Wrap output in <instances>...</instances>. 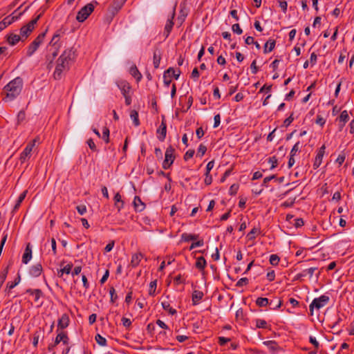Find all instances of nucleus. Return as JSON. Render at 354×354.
Instances as JSON below:
<instances>
[{"mask_svg": "<svg viewBox=\"0 0 354 354\" xmlns=\"http://www.w3.org/2000/svg\"><path fill=\"white\" fill-rule=\"evenodd\" d=\"M75 50L73 48L66 49L57 59V64L53 74L55 79L59 80L62 72L68 70L70 64L75 59Z\"/></svg>", "mask_w": 354, "mask_h": 354, "instance_id": "obj_1", "label": "nucleus"}, {"mask_svg": "<svg viewBox=\"0 0 354 354\" xmlns=\"http://www.w3.org/2000/svg\"><path fill=\"white\" fill-rule=\"evenodd\" d=\"M23 85V80L21 77H17L10 82L3 88V91L6 92L5 100L11 101L14 100L21 93Z\"/></svg>", "mask_w": 354, "mask_h": 354, "instance_id": "obj_2", "label": "nucleus"}, {"mask_svg": "<svg viewBox=\"0 0 354 354\" xmlns=\"http://www.w3.org/2000/svg\"><path fill=\"white\" fill-rule=\"evenodd\" d=\"M329 297L326 295H322L319 297L315 298L309 306L310 315H313L314 308L317 310L326 306L329 302Z\"/></svg>", "mask_w": 354, "mask_h": 354, "instance_id": "obj_3", "label": "nucleus"}, {"mask_svg": "<svg viewBox=\"0 0 354 354\" xmlns=\"http://www.w3.org/2000/svg\"><path fill=\"white\" fill-rule=\"evenodd\" d=\"M174 148L171 145L167 148L165 153V160L162 162V168L164 169H169L173 164L176 158L174 155Z\"/></svg>", "mask_w": 354, "mask_h": 354, "instance_id": "obj_4", "label": "nucleus"}, {"mask_svg": "<svg viewBox=\"0 0 354 354\" xmlns=\"http://www.w3.org/2000/svg\"><path fill=\"white\" fill-rule=\"evenodd\" d=\"M94 10V6L92 3H88L84 7H82L80 11L77 12L76 19L79 22L84 21L93 12Z\"/></svg>", "mask_w": 354, "mask_h": 354, "instance_id": "obj_5", "label": "nucleus"}, {"mask_svg": "<svg viewBox=\"0 0 354 354\" xmlns=\"http://www.w3.org/2000/svg\"><path fill=\"white\" fill-rule=\"evenodd\" d=\"M46 33H40L34 41L30 44L27 49L26 55L28 57L32 56L34 53L38 49L39 45L43 42Z\"/></svg>", "mask_w": 354, "mask_h": 354, "instance_id": "obj_6", "label": "nucleus"}, {"mask_svg": "<svg viewBox=\"0 0 354 354\" xmlns=\"http://www.w3.org/2000/svg\"><path fill=\"white\" fill-rule=\"evenodd\" d=\"M174 73V77L176 80H178L180 75V71L178 69L177 71L174 70V68L169 67L167 70L164 72L163 74V82L165 86H169L171 82V80L170 79V73Z\"/></svg>", "mask_w": 354, "mask_h": 354, "instance_id": "obj_7", "label": "nucleus"}, {"mask_svg": "<svg viewBox=\"0 0 354 354\" xmlns=\"http://www.w3.org/2000/svg\"><path fill=\"white\" fill-rule=\"evenodd\" d=\"M60 35L61 30H58L53 35L51 41H50L49 44L52 46V48L53 50L52 53L53 58H55L57 55L59 48H60V44L58 43Z\"/></svg>", "mask_w": 354, "mask_h": 354, "instance_id": "obj_8", "label": "nucleus"}, {"mask_svg": "<svg viewBox=\"0 0 354 354\" xmlns=\"http://www.w3.org/2000/svg\"><path fill=\"white\" fill-rule=\"evenodd\" d=\"M33 147L34 142H29L26 145L24 151L20 154L19 160L21 163H24L26 160L30 158Z\"/></svg>", "mask_w": 354, "mask_h": 354, "instance_id": "obj_9", "label": "nucleus"}, {"mask_svg": "<svg viewBox=\"0 0 354 354\" xmlns=\"http://www.w3.org/2000/svg\"><path fill=\"white\" fill-rule=\"evenodd\" d=\"M325 149H326L325 145H322L319 148V149L317 153V156L315 157V162L313 163L314 169H317L321 165V164L322 162V159H323V157H324V155L325 153Z\"/></svg>", "mask_w": 354, "mask_h": 354, "instance_id": "obj_10", "label": "nucleus"}, {"mask_svg": "<svg viewBox=\"0 0 354 354\" xmlns=\"http://www.w3.org/2000/svg\"><path fill=\"white\" fill-rule=\"evenodd\" d=\"M157 133L159 134L158 138L160 141H163L165 139L167 134V124L164 117L162 118L161 124L157 130Z\"/></svg>", "mask_w": 354, "mask_h": 354, "instance_id": "obj_11", "label": "nucleus"}, {"mask_svg": "<svg viewBox=\"0 0 354 354\" xmlns=\"http://www.w3.org/2000/svg\"><path fill=\"white\" fill-rule=\"evenodd\" d=\"M69 324V317L67 314L64 313L62 315V317L59 319L57 323V331L59 329H64L68 327Z\"/></svg>", "mask_w": 354, "mask_h": 354, "instance_id": "obj_12", "label": "nucleus"}, {"mask_svg": "<svg viewBox=\"0 0 354 354\" xmlns=\"http://www.w3.org/2000/svg\"><path fill=\"white\" fill-rule=\"evenodd\" d=\"M43 271L42 266L41 263H37L32 266L29 270V274L32 277H37L41 275Z\"/></svg>", "mask_w": 354, "mask_h": 354, "instance_id": "obj_13", "label": "nucleus"}, {"mask_svg": "<svg viewBox=\"0 0 354 354\" xmlns=\"http://www.w3.org/2000/svg\"><path fill=\"white\" fill-rule=\"evenodd\" d=\"M174 16H175V10L173 11V12L171 14V19H169L167 20V24L165 25V30H164V34L165 35V37H167L169 36V35L170 34V32L172 30V28L174 26L173 19L174 18Z\"/></svg>", "mask_w": 354, "mask_h": 354, "instance_id": "obj_14", "label": "nucleus"}, {"mask_svg": "<svg viewBox=\"0 0 354 354\" xmlns=\"http://www.w3.org/2000/svg\"><path fill=\"white\" fill-rule=\"evenodd\" d=\"M68 337L64 332H59L55 340V345L59 344L61 342H63L64 344H68Z\"/></svg>", "mask_w": 354, "mask_h": 354, "instance_id": "obj_15", "label": "nucleus"}, {"mask_svg": "<svg viewBox=\"0 0 354 354\" xmlns=\"http://www.w3.org/2000/svg\"><path fill=\"white\" fill-rule=\"evenodd\" d=\"M31 258H32V250H31L30 243H28L26 245V248L25 249L24 253L23 254L22 262L24 264H27L30 261Z\"/></svg>", "mask_w": 354, "mask_h": 354, "instance_id": "obj_16", "label": "nucleus"}, {"mask_svg": "<svg viewBox=\"0 0 354 354\" xmlns=\"http://www.w3.org/2000/svg\"><path fill=\"white\" fill-rule=\"evenodd\" d=\"M127 0H114L111 5V12L117 13L123 6Z\"/></svg>", "mask_w": 354, "mask_h": 354, "instance_id": "obj_17", "label": "nucleus"}, {"mask_svg": "<svg viewBox=\"0 0 354 354\" xmlns=\"http://www.w3.org/2000/svg\"><path fill=\"white\" fill-rule=\"evenodd\" d=\"M133 205L136 212H142L145 208V203L141 201L140 198L136 196L133 200Z\"/></svg>", "mask_w": 354, "mask_h": 354, "instance_id": "obj_18", "label": "nucleus"}, {"mask_svg": "<svg viewBox=\"0 0 354 354\" xmlns=\"http://www.w3.org/2000/svg\"><path fill=\"white\" fill-rule=\"evenodd\" d=\"M203 292L200 290H194L192 293V301L194 306L197 305L203 297Z\"/></svg>", "mask_w": 354, "mask_h": 354, "instance_id": "obj_19", "label": "nucleus"}, {"mask_svg": "<svg viewBox=\"0 0 354 354\" xmlns=\"http://www.w3.org/2000/svg\"><path fill=\"white\" fill-rule=\"evenodd\" d=\"M161 60V53L156 48L153 52V64L155 68H159Z\"/></svg>", "mask_w": 354, "mask_h": 354, "instance_id": "obj_20", "label": "nucleus"}, {"mask_svg": "<svg viewBox=\"0 0 354 354\" xmlns=\"http://www.w3.org/2000/svg\"><path fill=\"white\" fill-rule=\"evenodd\" d=\"M21 38L20 35L11 33L7 36V41L10 45L14 46L21 40Z\"/></svg>", "mask_w": 354, "mask_h": 354, "instance_id": "obj_21", "label": "nucleus"}, {"mask_svg": "<svg viewBox=\"0 0 354 354\" xmlns=\"http://www.w3.org/2000/svg\"><path fill=\"white\" fill-rule=\"evenodd\" d=\"M275 40L272 39H268L264 45L263 53L265 54L271 52L275 47Z\"/></svg>", "mask_w": 354, "mask_h": 354, "instance_id": "obj_22", "label": "nucleus"}, {"mask_svg": "<svg viewBox=\"0 0 354 354\" xmlns=\"http://www.w3.org/2000/svg\"><path fill=\"white\" fill-rule=\"evenodd\" d=\"M118 86L119 88L121 90V92L124 96L128 95L131 89V86L128 82H121L118 84Z\"/></svg>", "mask_w": 354, "mask_h": 354, "instance_id": "obj_23", "label": "nucleus"}, {"mask_svg": "<svg viewBox=\"0 0 354 354\" xmlns=\"http://www.w3.org/2000/svg\"><path fill=\"white\" fill-rule=\"evenodd\" d=\"M263 344L266 345L272 352H275L280 349V347L278 346L277 343L275 341H265L263 342Z\"/></svg>", "mask_w": 354, "mask_h": 354, "instance_id": "obj_24", "label": "nucleus"}, {"mask_svg": "<svg viewBox=\"0 0 354 354\" xmlns=\"http://www.w3.org/2000/svg\"><path fill=\"white\" fill-rule=\"evenodd\" d=\"M113 200L118 210L120 211L124 206V201L122 200L121 195L119 193H116L114 196Z\"/></svg>", "mask_w": 354, "mask_h": 354, "instance_id": "obj_25", "label": "nucleus"}, {"mask_svg": "<svg viewBox=\"0 0 354 354\" xmlns=\"http://www.w3.org/2000/svg\"><path fill=\"white\" fill-rule=\"evenodd\" d=\"M142 257L143 255L141 253H136L133 254L131 261V266L136 267L137 266H138Z\"/></svg>", "mask_w": 354, "mask_h": 354, "instance_id": "obj_26", "label": "nucleus"}, {"mask_svg": "<svg viewBox=\"0 0 354 354\" xmlns=\"http://www.w3.org/2000/svg\"><path fill=\"white\" fill-rule=\"evenodd\" d=\"M129 72L130 74L136 79L137 82H140L141 80L142 77V74L136 66H131Z\"/></svg>", "mask_w": 354, "mask_h": 354, "instance_id": "obj_27", "label": "nucleus"}, {"mask_svg": "<svg viewBox=\"0 0 354 354\" xmlns=\"http://www.w3.org/2000/svg\"><path fill=\"white\" fill-rule=\"evenodd\" d=\"M206 265H207L206 260L203 257H199L198 258H197V260H196V262L195 264L196 268H197L198 269H199L201 270H203L206 267Z\"/></svg>", "mask_w": 354, "mask_h": 354, "instance_id": "obj_28", "label": "nucleus"}, {"mask_svg": "<svg viewBox=\"0 0 354 354\" xmlns=\"http://www.w3.org/2000/svg\"><path fill=\"white\" fill-rule=\"evenodd\" d=\"M32 30L26 24L21 28L20 36L21 37L27 38L32 32Z\"/></svg>", "mask_w": 354, "mask_h": 354, "instance_id": "obj_29", "label": "nucleus"}, {"mask_svg": "<svg viewBox=\"0 0 354 354\" xmlns=\"http://www.w3.org/2000/svg\"><path fill=\"white\" fill-rule=\"evenodd\" d=\"M198 238V234H191L187 233H183L181 235V240L185 242H189L190 241H195Z\"/></svg>", "mask_w": 354, "mask_h": 354, "instance_id": "obj_30", "label": "nucleus"}, {"mask_svg": "<svg viewBox=\"0 0 354 354\" xmlns=\"http://www.w3.org/2000/svg\"><path fill=\"white\" fill-rule=\"evenodd\" d=\"M130 117L133 122V124L136 127H138L140 125V120L138 118V113L136 110H132L130 113Z\"/></svg>", "mask_w": 354, "mask_h": 354, "instance_id": "obj_31", "label": "nucleus"}, {"mask_svg": "<svg viewBox=\"0 0 354 354\" xmlns=\"http://www.w3.org/2000/svg\"><path fill=\"white\" fill-rule=\"evenodd\" d=\"M256 304L259 307H265L269 304L268 299L266 297H258L256 300Z\"/></svg>", "mask_w": 354, "mask_h": 354, "instance_id": "obj_32", "label": "nucleus"}, {"mask_svg": "<svg viewBox=\"0 0 354 354\" xmlns=\"http://www.w3.org/2000/svg\"><path fill=\"white\" fill-rule=\"evenodd\" d=\"M309 342L314 346L315 347V351H312L310 353V354H315L317 353V350L319 349V343L318 342V341L316 339L315 337H312L310 336V338H309Z\"/></svg>", "mask_w": 354, "mask_h": 354, "instance_id": "obj_33", "label": "nucleus"}, {"mask_svg": "<svg viewBox=\"0 0 354 354\" xmlns=\"http://www.w3.org/2000/svg\"><path fill=\"white\" fill-rule=\"evenodd\" d=\"M162 306L165 310L168 311L169 313V314H171L172 315L176 314V313H177L176 310L175 309L172 308L170 306V304L167 301L162 302Z\"/></svg>", "mask_w": 354, "mask_h": 354, "instance_id": "obj_34", "label": "nucleus"}, {"mask_svg": "<svg viewBox=\"0 0 354 354\" xmlns=\"http://www.w3.org/2000/svg\"><path fill=\"white\" fill-rule=\"evenodd\" d=\"M339 121L343 122L342 126L340 127L341 129L344 126L345 123L348 120L349 116L347 111H343L339 115Z\"/></svg>", "mask_w": 354, "mask_h": 354, "instance_id": "obj_35", "label": "nucleus"}, {"mask_svg": "<svg viewBox=\"0 0 354 354\" xmlns=\"http://www.w3.org/2000/svg\"><path fill=\"white\" fill-rule=\"evenodd\" d=\"M72 267L73 264H67L62 269L60 270V271L58 272V275L61 277L64 273H66L67 274H70L71 272Z\"/></svg>", "mask_w": 354, "mask_h": 354, "instance_id": "obj_36", "label": "nucleus"}, {"mask_svg": "<svg viewBox=\"0 0 354 354\" xmlns=\"http://www.w3.org/2000/svg\"><path fill=\"white\" fill-rule=\"evenodd\" d=\"M20 281L21 277L20 274H18L17 277H16L13 282H8L7 283L6 288H8L9 290L14 288L19 283Z\"/></svg>", "mask_w": 354, "mask_h": 354, "instance_id": "obj_37", "label": "nucleus"}, {"mask_svg": "<svg viewBox=\"0 0 354 354\" xmlns=\"http://www.w3.org/2000/svg\"><path fill=\"white\" fill-rule=\"evenodd\" d=\"M26 195V191L24 192L22 194H20V196H19V198L17 201V203L13 208V211H16L17 209H18L21 203L24 200Z\"/></svg>", "mask_w": 354, "mask_h": 354, "instance_id": "obj_38", "label": "nucleus"}, {"mask_svg": "<svg viewBox=\"0 0 354 354\" xmlns=\"http://www.w3.org/2000/svg\"><path fill=\"white\" fill-rule=\"evenodd\" d=\"M44 13L42 11L40 14H39L35 19H32L27 25L33 30L35 28V25L37 23L38 20L41 18Z\"/></svg>", "mask_w": 354, "mask_h": 354, "instance_id": "obj_39", "label": "nucleus"}, {"mask_svg": "<svg viewBox=\"0 0 354 354\" xmlns=\"http://www.w3.org/2000/svg\"><path fill=\"white\" fill-rule=\"evenodd\" d=\"M279 261H280V258L279 257L278 255H277V254L270 255L269 261L272 266H277L279 264Z\"/></svg>", "mask_w": 354, "mask_h": 354, "instance_id": "obj_40", "label": "nucleus"}, {"mask_svg": "<svg viewBox=\"0 0 354 354\" xmlns=\"http://www.w3.org/2000/svg\"><path fill=\"white\" fill-rule=\"evenodd\" d=\"M95 340L97 343L100 346H104L106 345V339L100 334L96 335Z\"/></svg>", "mask_w": 354, "mask_h": 354, "instance_id": "obj_41", "label": "nucleus"}, {"mask_svg": "<svg viewBox=\"0 0 354 354\" xmlns=\"http://www.w3.org/2000/svg\"><path fill=\"white\" fill-rule=\"evenodd\" d=\"M157 286V281L154 280L150 282L149 284V294L150 295H153L156 289Z\"/></svg>", "mask_w": 354, "mask_h": 354, "instance_id": "obj_42", "label": "nucleus"}, {"mask_svg": "<svg viewBox=\"0 0 354 354\" xmlns=\"http://www.w3.org/2000/svg\"><path fill=\"white\" fill-rule=\"evenodd\" d=\"M268 162L271 164L270 169H274L278 164V160L276 156H272L268 158Z\"/></svg>", "mask_w": 354, "mask_h": 354, "instance_id": "obj_43", "label": "nucleus"}, {"mask_svg": "<svg viewBox=\"0 0 354 354\" xmlns=\"http://www.w3.org/2000/svg\"><path fill=\"white\" fill-rule=\"evenodd\" d=\"M300 150V142H297L295 144L290 151V156H295L296 153Z\"/></svg>", "mask_w": 354, "mask_h": 354, "instance_id": "obj_44", "label": "nucleus"}, {"mask_svg": "<svg viewBox=\"0 0 354 354\" xmlns=\"http://www.w3.org/2000/svg\"><path fill=\"white\" fill-rule=\"evenodd\" d=\"M256 327L259 328H266L267 327V322L263 319H257Z\"/></svg>", "mask_w": 354, "mask_h": 354, "instance_id": "obj_45", "label": "nucleus"}, {"mask_svg": "<svg viewBox=\"0 0 354 354\" xmlns=\"http://www.w3.org/2000/svg\"><path fill=\"white\" fill-rule=\"evenodd\" d=\"M232 30L234 33L237 35H241L243 32V30L241 28L239 24H233L232 26Z\"/></svg>", "mask_w": 354, "mask_h": 354, "instance_id": "obj_46", "label": "nucleus"}, {"mask_svg": "<svg viewBox=\"0 0 354 354\" xmlns=\"http://www.w3.org/2000/svg\"><path fill=\"white\" fill-rule=\"evenodd\" d=\"M102 138L106 143L109 142V130L106 127H104L103 129Z\"/></svg>", "mask_w": 354, "mask_h": 354, "instance_id": "obj_47", "label": "nucleus"}, {"mask_svg": "<svg viewBox=\"0 0 354 354\" xmlns=\"http://www.w3.org/2000/svg\"><path fill=\"white\" fill-rule=\"evenodd\" d=\"M248 281H249V280L248 278H246V277L241 278L236 282V286L242 287L243 286L247 285L248 283Z\"/></svg>", "mask_w": 354, "mask_h": 354, "instance_id": "obj_48", "label": "nucleus"}, {"mask_svg": "<svg viewBox=\"0 0 354 354\" xmlns=\"http://www.w3.org/2000/svg\"><path fill=\"white\" fill-rule=\"evenodd\" d=\"M204 245V241L203 239L201 240H198L196 242H194L191 244L190 247H189V250H193L194 248H196V247H201V246H203Z\"/></svg>", "mask_w": 354, "mask_h": 354, "instance_id": "obj_49", "label": "nucleus"}, {"mask_svg": "<svg viewBox=\"0 0 354 354\" xmlns=\"http://www.w3.org/2000/svg\"><path fill=\"white\" fill-rule=\"evenodd\" d=\"M276 178H277L276 175H272V176L266 177L263 180L262 186L267 187L268 183L269 182H270V180H272L273 179H276Z\"/></svg>", "mask_w": 354, "mask_h": 354, "instance_id": "obj_50", "label": "nucleus"}, {"mask_svg": "<svg viewBox=\"0 0 354 354\" xmlns=\"http://www.w3.org/2000/svg\"><path fill=\"white\" fill-rule=\"evenodd\" d=\"M259 232V230L257 228L254 227L253 229H252L251 231L247 235L248 239H254L255 238V234Z\"/></svg>", "mask_w": 354, "mask_h": 354, "instance_id": "obj_51", "label": "nucleus"}, {"mask_svg": "<svg viewBox=\"0 0 354 354\" xmlns=\"http://www.w3.org/2000/svg\"><path fill=\"white\" fill-rule=\"evenodd\" d=\"M239 187L238 184L232 185L231 187H230V190H229L230 194L235 195L239 190Z\"/></svg>", "mask_w": 354, "mask_h": 354, "instance_id": "obj_52", "label": "nucleus"}, {"mask_svg": "<svg viewBox=\"0 0 354 354\" xmlns=\"http://www.w3.org/2000/svg\"><path fill=\"white\" fill-rule=\"evenodd\" d=\"M109 294L111 295V301L112 303H114L115 300L117 299L118 297L115 295V290L113 287H111L109 290Z\"/></svg>", "mask_w": 354, "mask_h": 354, "instance_id": "obj_53", "label": "nucleus"}, {"mask_svg": "<svg viewBox=\"0 0 354 354\" xmlns=\"http://www.w3.org/2000/svg\"><path fill=\"white\" fill-rule=\"evenodd\" d=\"M207 147L205 145L201 144L198 149V154L202 157L206 152Z\"/></svg>", "mask_w": 354, "mask_h": 354, "instance_id": "obj_54", "label": "nucleus"}, {"mask_svg": "<svg viewBox=\"0 0 354 354\" xmlns=\"http://www.w3.org/2000/svg\"><path fill=\"white\" fill-rule=\"evenodd\" d=\"M195 151L194 149H189L185 154L184 155V160L185 161L188 160L189 159L192 158L194 154Z\"/></svg>", "mask_w": 354, "mask_h": 354, "instance_id": "obj_55", "label": "nucleus"}, {"mask_svg": "<svg viewBox=\"0 0 354 354\" xmlns=\"http://www.w3.org/2000/svg\"><path fill=\"white\" fill-rule=\"evenodd\" d=\"M86 142L89 147V148L91 149V150H92L93 151H97L96 145L92 138L88 139Z\"/></svg>", "mask_w": 354, "mask_h": 354, "instance_id": "obj_56", "label": "nucleus"}, {"mask_svg": "<svg viewBox=\"0 0 354 354\" xmlns=\"http://www.w3.org/2000/svg\"><path fill=\"white\" fill-rule=\"evenodd\" d=\"M76 209L80 215H83L86 212V207L84 205H80L77 206Z\"/></svg>", "mask_w": 354, "mask_h": 354, "instance_id": "obj_57", "label": "nucleus"}, {"mask_svg": "<svg viewBox=\"0 0 354 354\" xmlns=\"http://www.w3.org/2000/svg\"><path fill=\"white\" fill-rule=\"evenodd\" d=\"M34 292L35 293L33 295H35V301H38L41 296L43 295V292L40 289H35Z\"/></svg>", "mask_w": 354, "mask_h": 354, "instance_id": "obj_58", "label": "nucleus"}, {"mask_svg": "<svg viewBox=\"0 0 354 354\" xmlns=\"http://www.w3.org/2000/svg\"><path fill=\"white\" fill-rule=\"evenodd\" d=\"M304 224V222L302 218H299L295 219L294 226L295 227H297V228L303 226Z\"/></svg>", "mask_w": 354, "mask_h": 354, "instance_id": "obj_59", "label": "nucleus"}, {"mask_svg": "<svg viewBox=\"0 0 354 354\" xmlns=\"http://www.w3.org/2000/svg\"><path fill=\"white\" fill-rule=\"evenodd\" d=\"M200 73L197 68H194L192 72L191 77L194 79L195 80H198L199 77Z\"/></svg>", "mask_w": 354, "mask_h": 354, "instance_id": "obj_60", "label": "nucleus"}, {"mask_svg": "<svg viewBox=\"0 0 354 354\" xmlns=\"http://www.w3.org/2000/svg\"><path fill=\"white\" fill-rule=\"evenodd\" d=\"M345 160V154L344 153H342V154H339L337 157V158L336 159L335 162L339 164V165H342L343 164V162H344Z\"/></svg>", "mask_w": 354, "mask_h": 354, "instance_id": "obj_61", "label": "nucleus"}, {"mask_svg": "<svg viewBox=\"0 0 354 354\" xmlns=\"http://www.w3.org/2000/svg\"><path fill=\"white\" fill-rule=\"evenodd\" d=\"M292 115H293V113H292L288 118H287L284 120L283 125L285 127H288L292 122V121L294 120V118H293Z\"/></svg>", "mask_w": 354, "mask_h": 354, "instance_id": "obj_62", "label": "nucleus"}, {"mask_svg": "<svg viewBox=\"0 0 354 354\" xmlns=\"http://www.w3.org/2000/svg\"><path fill=\"white\" fill-rule=\"evenodd\" d=\"M326 120L321 115H318L316 118V124H319L320 126H324Z\"/></svg>", "mask_w": 354, "mask_h": 354, "instance_id": "obj_63", "label": "nucleus"}, {"mask_svg": "<svg viewBox=\"0 0 354 354\" xmlns=\"http://www.w3.org/2000/svg\"><path fill=\"white\" fill-rule=\"evenodd\" d=\"M267 279L269 281H273L275 278V272L274 270H271L267 273Z\"/></svg>", "mask_w": 354, "mask_h": 354, "instance_id": "obj_64", "label": "nucleus"}]
</instances>
